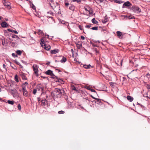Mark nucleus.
<instances>
[{
    "label": "nucleus",
    "instance_id": "f704fd0d",
    "mask_svg": "<svg viewBox=\"0 0 150 150\" xmlns=\"http://www.w3.org/2000/svg\"><path fill=\"white\" fill-rule=\"evenodd\" d=\"M71 87L72 90L77 91L76 87L74 85H71Z\"/></svg>",
    "mask_w": 150,
    "mask_h": 150
},
{
    "label": "nucleus",
    "instance_id": "a878e982",
    "mask_svg": "<svg viewBox=\"0 0 150 150\" xmlns=\"http://www.w3.org/2000/svg\"><path fill=\"white\" fill-rule=\"evenodd\" d=\"M41 102L42 103L45 105H46V104L47 103V101L45 99V100H42L41 101Z\"/></svg>",
    "mask_w": 150,
    "mask_h": 150
},
{
    "label": "nucleus",
    "instance_id": "bf43d9fd",
    "mask_svg": "<svg viewBox=\"0 0 150 150\" xmlns=\"http://www.w3.org/2000/svg\"><path fill=\"white\" fill-rule=\"evenodd\" d=\"M147 88L150 90V85H149L148 84H147L146 85Z\"/></svg>",
    "mask_w": 150,
    "mask_h": 150
},
{
    "label": "nucleus",
    "instance_id": "e2e57ef3",
    "mask_svg": "<svg viewBox=\"0 0 150 150\" xmlns=\"http://www.w3.org/2000/svg\"><path fill=\"white\" fill-rule=\"evenodd\" d=\"M3 67L4 68L6 69V66L5 64H3Z\"/></svg>",
    "mask_w": 150,
    "mask_h": 150
},
{
    "label": "nucleus",
    "instance_id": "7ed1b4c3",
    "mask_svg": "<svg viewBox=\"0 0 150 150\" xmlns=\"http://www.w3.org/2000/svg\"><path fill=\"white\" fill-rule=\"evenodd\" d=\"M130 9L132 10L135 13H139L141 11V10L140 8L136 6H134L131 7Z\"/></svg>",
    "mask_w": 150,
    "mask_h": 150
},
{
    "label": "nucleus",
    "instance_id": "e433bc0d",
    "mask_svg": "<svg viewBox=\"0 0 150 150\" xmlns=\"http://www.w3.org/2000/svg\"><path fill=\"white\" fill-rule=\"evenodd\" d=\"M16 53L18 55H21L22 54V51L20 50H18L16 51Z\"/></svg>",
    "mask_w": 150,
    "mask_h": 150
},
{
    "label": "nucleus",
    "instance_id": "8fccbe9b",
    "mask_svg": "<svg viewBox=\"0 0 150 150\" xmlns=\"http://www.w3.org/2000/svg\"><path fill=\"white\" fill-rule=\"evenodd\" d=\"M91 24H90V25H86L85 26V28H89L91 26Z\"/></svg>",
    "mask_w": 150,
    "mask_h": 150
},
{
    "label": "nucleus",
    "instance_id": "0e129e2a",
    "mask_svg": "<svg viewBox=\"0 0 150 150\" xmlns=\"http://www.w3.org/2000/svg\"><path fill=\"white\" fill-rule=\"evenodd\" d=\"M81 38L82 40H84L85 39V38L84 36H81Z\"/></svg>",
    "mask_w": 150,
    "mask_h": 150
},
{
    "label": "nucleus",
    "instance_id": "ea45409f",
    "mask_svg": "<svg viewBox=\"0 0 150 150\" xmlns=\"http://www.w3.org/2000/svg\"><path fill=\"white\" fill-rule=\"evenodd\" d=\"M96 64H97L98 65H100V61L98 59H96Z\"/></svg>",
    "mask_w": 150,
    "mask_h": 150
},
{
    "label": "nucleus",
    "instance_id": "393cba45",
    "mask_svg": "<svg viewBox=\"0 0 150 150\" xmlns=\"http://www.w3.org/2000/svg\"><path fill=\"white\" fill-rule=\"evenodd\" d=\"M117 35L118 37H120L122 36V33L119 31H117L116 32Z\"/></svg>",
    "mask_w": 150,
    "mask_h": 150
},
{
    "label": "nucleus",
    "instance_id": "49530a36",
    "mask_svg": "<svg viewBox=\"0 0 150 150\" xmlns=\"http://www.w3.org/2000/svg\"><path fill=\"white\" fill-rule=\"evenodd\" d=\"M78 27L80 30H83L82 26L81 25H79Z\"/></svg>",
    "mask_w": 150,
    "mask_h": 150
},
{
    "label": "nucleus",
    "instance_id": "9d476101",
    "mask_svg": "<svg viewBox=\"0 0 150 150\" xmlns=\"http://www.w3.org/2000/svg\"><path fill=\"white\" fill-rule=\"evenodd\" d=\"M67 8H69V10L72 11H74L75 10V6L71 4H69Z\"/></svg>",
    "mask_w": 150,
    "mask_h": 150
},
{
    "label": "nucleus",
    "instance_id": "f03ea898",
    "mask_svg": "<svg viewBox=\"0 0 150 150\" xmlns=\"http://www.w3.org/2000/svg\"><path fill=\"white\" fill-rule=\"evenodd\" d=\"M64 93L63 89H60L58 88H56L53 91V95L57 98H60Z\"/></svg>",
    "mask_w": 150,
    "mask_h": 150
},
{
    "label": "nucleus",
    "instance_id": "69168bd1",
    "mask_svg": "<svg viewBox=\"0 0 150 150\" xmlns=\"http://www.w3.org/2000/svg\"><path fill=\"white\" fill-rule=\"evenodd\" d=\"M92 44V45L93 46V47H98V46H97V45L94 44L93 43Z\"/></svg>",
    "mask_w": 150,
    "mask_h": 150
},
{
    "label": "nucleus",
    "instance_id": "aec40b11",
    "mask_svg": "<svg viewBox=\"0 0 150 150\" xmlns=\"http://www.w3.org/2000/svg\"><path fill=\"white\" fill-rule=\"evenodd\" d=\"M67 58L66 57H62V59L61 60L60 62L62 63H64L65 62L67 61Z\"/></svg>",
    "mask_w": 150,
    "mask_h": 150
},
{
    "label": "nucleus",
    "instance_id": "4d7b16f0",
    "mask_svg": "<svg viewBox=\"0 0 150 150\" xmlns=\"http://www.w3.org/2000/svg\"><path fill=\"white\" fill-rule=\"evenodd\" d=\"M86 88L88 90H90L91 89V88H90L89 86H86Z\"/></svg>",
    "mask_w": 150,
    "mask_h": 150
},
{
    "label": "nucleus",
    "instance_id": "dca6fc26",
    "mask_svg": "<svg viewBox=\"0 0 150 150\" xmlns=\"http://www.w3.org/2000/svg\"><path fill=\"white\" fill-rule=\"evenodd\" d=\"M127 98L130 102L132 101L134 99L133 98L130 96H127Z\"/></svg>",
    "mask_w": 150,
    "mask_h": 150
},
{
    "label": "nucleus",
    "instance_id": "6ab92c4d",
    "mask_svg": "<svg viewBox=\"0 0 150 150\" xmlns=\"http://www.w3.org/2000/svg\"><path fill=\"white\" fill-rule=\"evenodd\" d=\"M8 30L9 32H11L12 33L13 32L16 34H17L18 33V32L16 30H13L11 29H8Z\"/></svg>",
    "mask_w": 150,
    "mask_h": 150
},
{
    "label": "nucleus",
    "instance_id": "4be33fe9",
    "mask_svg": "<svg viewBox=\"0 0 150 150\" xmlns=\"http://www.w3.org/2000/svg\"><path fill=\"white\" fill-rule=\"evenodd\" d=\"M30 6L31 8H32L33 9L35 10L36 11V7L32 3H31L30 4Z\"/></svg>",
    "mask_w": 150,
    "mask_h": 150
},
{
    "label": "nucleus",
    "instance_id": "7c9ffc66",
    "mask_svg": "<svg viewBox=\"0 0 150 150\" xmlns=\"http://www.w3.org/2000/svg\"><path fill=\"white\" fill-rule=\"evenodd\" d=\"M85 9L86 11H88L89 12L90 14L92 15L93 14V11H91L89 10H88L86 8H85Z\"/></svg>",
    "mask_w": 150,
    "mask_h": 150
},
{
    "label": "nucleus",
    "instance_id": "9b49d317",
    "mask_svg": "<svg viewBox=\"0 0 150 150\" xmlns=\"http://www.w3.org/2000/svg\"><path fill=\"white\" fill-rule=\"evenodd\" d=\"M23 95L24 96L27 97L28 96V92L26 89L22 90Z\"/></svg>",
    "mask_w": 150,
    "mask_h": 150
},
{
    "label": "nucleus",
    "instance_id": "6e6d98bb",
    "mask_svg": "<svg viewBox=\"0 0 150 150\" xmlns=\"http://www.w3.org/2000/svg\"><path fill=\"white\" fill-rule=\"evenodd\" d=\"M91 92H95V93H96V91H95V90H94V89H91V88L90 90ZM97 94V93H96Z\"/></svg>",
    "mask_w": 150,
    "mask_h": 150
},
{
    "label": "nucleus",
    "instance_id": "de8ad7c7",
    "mask_svg": "<svg viewBox=\"0 0 150 150\" xmlns=\"http://www.w3.org/2000/svg\"><path fill=\"white\" fill-rule=\"evenodd\" d=\"M14 62L16 64L19 65L20 64V63L18 61L16 60H14Z\"/></svg>",
    "mask_w": 150,
    "mask_h": 150
},
{
    "label": "nucleus",
    "instance_id": "423d86ee",
    "mask_svg": "<svg viewBox=\"0 0 150 150\" xmlns=\"http://www.w3.org/2000/svg\"><path fill=\"white\" fill-rule=\"evenodd\" d=\"M33 68L34 71V73L36 74L37 76H38V70L37 65L36 64H34L33 66Z\"/></svg>",
    "mask_w": 150,
    "mask_h": 150
},
{
    "label": "nucleus",
    "instance_id": "39448f33",
    "mask_svg": "<svg viewBox=\"0 0 150 150\" xmlns=\"http://www.w3.org/2000/svg\"><path fill=\"white\" fill-rule=\"evenodd\" d=\"M11 93L15 98H18V93L16 89H11Z\"/></svg>",
    "mask_w": 150,
    "mask_h": 150
},
{
    "label": "nucleus",
    "instance_id": "a18cd8bd",
    "mask_svg": "<svg viewBox=\"0 0 150 150\" xmlns=\"http://www.w3.org/2000/svg\"><path fill=\"white\" fill-rule=\"evenodd\" d=\"M72 1L73 2H75L76 1L77 3H79L81 2V0H72Z\"/></svg>",
    "mask_w": 150,
    "mask_h": 150
},
{
    "label": "nucleus",
    "instance_id": "cd10ccee",
    "mask_svg": "<svg viewBox=\"0 0 150 150\" xmlns=\"http://www.w3.org/2000/svg\"><path fill=\"white\" fill-rule=\"evenodd\" d=\"M91 66L90 64L88 65H84L83 66V67L85 69H89L90 68V67H91Z\"/></svg>",
    "mask_w": 150,
    "mask_h": 150
},
{
    "label": "nucleus",
    "instance_id": "37998d69",
    "mask_svg": "<svg viewBox=\"0 0 150 150\" xmlns=\"http://www.w3.org/2000/svg\"><path fill=\"white\" fill-rule=\"evenodd\" d=\"M96 100L97 102L99 103H101V100L100 99L96 98Z\"/></svg>",
    "mask_w": 150,
    "mask_h": 150
},
{
    "label": "nucleus",
    "instance_id": "0eeeda50",
    "mask_svg": "<svg viewBox=\"0 0 150 150\" xmlns=\"http://www.w3.org/2000/svg\"><path fill=\"white\" fill-rule=\"evenodd\" d=\"M36 89L38 91L41 90L42 91V93L43 92L44 87L41 84H39L38 85L36 86Z\"/></svg>",
    "mask_w": 150,
    "mask_h": 150
},
{
    "label": "nucleus",
    "instance_id": "ddd939ff",
    "mask_svg": "<svg viewBox=\"0 0 150 150\" xmlns=\"http://www.w3.org/2000/svg\"><path fill=\"white\" fill-rule=\"evenodd\" d=\"M1 25L3 28H5L8 26V24L5 21L2 22L1 24Z\"/></svg>",
    "mask_w": 150,
    "mask_h": 150
},
{
    "label": "nucleus",
    "instance_id": "3c124183",
    "mask_svg": "<svg viewBox=\"0 0 150 150\" xmlns=\"http://www.w3.org/2000/svg\"><path fill=\"white\" fill-rule=\"evenodd\" d=\"M84 99H85L86 100H87L88 101V103H89L90 102L91 100L89 99L88 98V97L86 98H84Z\"/></svg>",
    "mask_w": 150,
    "mask_h": 150
},
{
    "label": "nucleus",
    "instance_id": "1a4fd4ad",
    "mask_svg": "<svg viewBox=\"0 0 150 150\" xmlns=\"http://www.w3.org/2000/svg\"><path fill=\"white\" fill-rule=\"evenodd\" d=\"M131 3L129 1H127L124 3L123 4L122 8H124L125 6H127L128 7L130 6L131 5Z\"/></svg>",
    "mask_w": 150,
    "mask_h": 150
},
{
    "label": "nucleus",
    "instance_id": "4468645a",
    "mask_svg": "<svg viewBox=\"0 0 150 150\" xmlns=\"http://www.w3.org/2000/svg\"><path fill=\"white\" fill-rule=\"evenodd\" d=\"M8 62H9L11 66L12 67V68L14 69L15 70H16L17 69V67H16L13 63H12L10 61H8Z\"/></svg>",
    "mask_w": 150,
    "mask_h": 150
},
{
    "label": "nucleus",
    "instance_id": "bb28decb",
    "mask_svg": "<svg viewBox=\"0 0 150 150\" xmlns=\"http://www.w3.org/2000/svg\"><path fill=\"white\" fill-rule=\"evenodd\" d=\"M100 28H101V31H106V28H105V27H100Z\"/></svg>",
    "mask_w": 150,
    "mask_h": 150
},
{
    "label": "nucleus",
    "instance_id": "09e8293b",
    "mask_svg": "<svg viewBox=\"0 0 150 150\" xmlns=\"http://www.w3.org/2000/svg\"><path fill=\"white\" fill-rule=\"evenodd\" d=\"M12 56L14 57H17V55L14 53H13L12 54Z\"/></svg>",
    "mask_w": 150,
    "mask_h": 150
},
{
    "label": "nucleus",
    "instance_id": "2eb2a0df",
    "mask_svg": "<svg viewBox=\"0 0 150 150\" xmlns=\"http://www.w3.org/2000/svg\"><path fill=\"white\" fill-rule=\"evenodd\" d=\"M124 17L126 18V19H131L133 18H134V17L132 16H124Z\"/></svg>",
    "mask_w": 150,
    "mask_h": 150
},
{
    "label": "nucleus",
    "instance_id": "c756f323",
    "mask_svg": "<svg viewBox=\"0 0 150 150\" xmlns=\"http://www.w3.org/2000/svg\"><path fill=\"white\" fill-rule=\"evenodd\" d=\"M8 103L11 105H13L14 103V101H11L10 100H8L7 101Z\"/></svg>",
    "mask_w": 150,
    "mask_h": 150
},
{
    "label": "nucleus",
    "instance_id": "a211bd4d",
    "mask_svg": "<svg viewBox=\"0 0 150 150\" xmlns=\"http://www.w3.org/2000/svg\"><path fill=\"white\" fill-rule=\"evenodd\" d=\"M91 21L92 23L93 24H95L96 25L98 24V22L96 20L95 18H93L91 20Z\"/></svg>",
    "mask_w": 150,
    "mask_h": 150
},
{
    "label": "nucleus",
    "instance_id": "f3484780",
    "mask_svg": "<svg viewBox=\"0 0 150 150\" xmlns=\"http://www.w3.org/2000/svg\"><path fill=\"white\" fill-rule=\"evenodd\" d=\"M76 44L78 49H80L81 48L82 45L81 43L79 44L78 43H76Z\"/></svg>",
    "mask_w": 150,
    "mask_h": 150
},
{
    "label": "nucleus",
    "instance_id": "338daca9",
    "mask_svg": "<svg viewBox=\"0 0 150 150\" xmlns=\"http://www.w3.org/2000/svg\"><path fill=\"white\" fill-rule=\"evenodd\" d=\"M107 20H104V21H102V22L103 23H105L107 22Z\"/></svg>",
    "mask_w": 150,
    "mask_h": 150
},
{
    "label": "nucleus",
    "instance_id": "b1692460",
    "mask_svg": "<svg viewBox=\"0 0 150 150\" xmlns=\"http://www.w3.org/2000/svg\"><path fill=\"white\" fill-rule=\"evenodd\" d=\"M64 0V5L67 8L68 7V6L69 5V4L68 2H67V1L68 0Z\"/></svg>",
    "mask_w": 150,
    "mask_h": 150
},
{
    "label": "nucleus",
    "instance_id": "a19ab883",
    "mask_svg": "<svg viewBox=\"0 0 150 150\" xmlns=\"http://www.w3.org/2000/svg\"><path fill=\"white\" fill-rule=\"evenodd\" d=\"M65 113V112L63 110L59 111L58 112V113L59 114H63Z\"/></svg>",
    "mask_w": 150,
    "mask_h": 150
},
{
    "label": "nucleus",
    "instance_id": "680f3d73",
    "mask_svg": "<svg viewBox=\"0 0 150 150\" xmlns=\"http://www.w3.org/2000/svg\"><path fill=\"white\" fill-rule=\"evenodd\" d=\"M95 51L96 53H99V51L96 48L95 49Z\"/></svg>",
    "mask_w": 150,
    "mask_h": 150
},
{
    "label": "nucleus",
    "instance_id": "20e7f679",
    "mask_svg": "<svg viewBox=\"0 0 150 150\" xmlns=\"http://www.w3.org/2000/svg\"><path fill=\"white\" fill-rule=\"evenodd\" d=\"M40 44H41V45L43 47V45H44V48L46 50H48L50 49L51 47L49 45H46L45 43L44 40L42 39L41 40V42H40Z\"/></svg>",
    "mask_w": 150,
    "mask_h": 150
},
{
    "label": "nucleus",
    "instance_id": "58836bf2",
    "mask_svg": "<svg viewBox=\"0 0 150 150\" xmlns=\"http://www.w3.org/2000/svg\"><path fill=\"white\" fill-rule=\"evenodd\" d=\"M22 87V89L24 90V89H26V86L24 84H22L21 86Z\"/></svg>",
    "mask_w": 150,
    "mask_h": 150
},
{
    "label": "nucleus",
    "instance_id": "79ce46f5",
    "mask_svg": "<svg viewBox=\"0 0 150 150\" xmlns=\"http://www.w3.org/2000/svg\"><path fill=\"white\" fill-rule=\"evenodd\" d=\"M37 89H33V94L34 95H35L36 94V92H37Z\"/></svg>",
    "mask_w": 150,
    "mask_h": 150
},
{
    "label": "nucleus",
    "instance_id": "412c9836",
    "mask_svg": "<svg viewBox=\"0 0 150 150\" xmlns=\"http://www.w3.org/2000/svg\"><path fill=\"white\" fill-rule=\"evenodd\" d=\"M114 1L115 2L119 4H122V3H123L124 2V1H122L121 0H114Z\"/></svg>",
    "mask_w": 150,
    "mask_h": 150
},
{
    "label": "nucleus",
    "instance_id": "f257e3e1",
    "mask_svg": "<svg viewBox=\"0 0 150 150\" xmlns=\"http://www.w3.org/2000/svg\"><path fill=\"white\" fill-rule=\"evenodd\" d=\"M45 74L47 75H48L51 76V78L54 79V81L56 82H59L61 84H64V81L61 79L59 78V77L55 76L53 72V71L49 69L45 72Z\"/></svg>",
    "mask_w": 150,
    "mask_h": 150
},
{
    "label": "nucleus",
    "instance_id": "13d9d810",
    "mask_svg": "<svg viewBox=\"0 0 150 150\" xmlns=\"http://www.w3.org/2000/svg\"><path fill=\"white\" fill-rule=\"evenodd\" d=\"M47 18H51L52 20H54V19L53 17L52 16H47Z\"/></svg>",
    "mask_w": 150,
    "mask_h": 150
},
{
    "label": "nucleus",
    "instance_id": "774afa93",
    "mask_svg": "<svg viewBox=\"0 0 150 150\" xmlns=\"http://www.w3.org/2000/svg\"><path fill=\"white\" fill-rule=\"evenodd\" d=\"M146 76H149L150 77V74L149 73H148L146 74Z\"/></svg>",
    "mask_w": 150,
    "mask_h": 150
},
{
    "label": "nucleus",
    "instance_id": "2f4dec72",
    "mask_svg": "<svg viewBox=\"0 0 150 150\" xmlns=\"http://www.w3.org/2000/svg\"><path fill=\"white\" fill-rule=\"evenodd\" d=\"M53 1L52 0H50L49 2V4L53 8V6L52 5V4H53Z\"/></svg>",
    "mask_w": 150,
    "mask_h": 150
},
{
    "label": "nucleus",
    "instance_id": "c9c22d12",
    "mask_svg": "<svg viewBox=\"0 0 150 150\" xmlns=\"http://www.w3.org/2000/svg\"><path fill=\"white\" fill-rule=\"evenodd\" d=\"M104 0H95L96 2L97 3H100L103 2Z\"/></svg>",
    "mask_w": 150,
    "mask_h": 150
},
{
    "label": "nucleus",
    "instance_id": "c85d7f7f",
    "mask_svg": "<svg viewBox=\"0 0 150 150\" xmlns=\"http://www.w3.org/2000/svg\"><path fill=\"white\" fill-rule=\"evenodd\" d=\"M15 80L17 82L19 81L18 76L17 74L15 75Z\"/></svg>",
    "mask_w": 150,
    "mask_h": 150
},
{
    "label": "nucleus",
    "instance_id": "6e6552de",
    "mask_svg": "<svg viewBox=\"0 0 150 150\" xmlns=\"http://www.w3.org/2000/svg\"><path fill=\"white\" fill-rule=\"evenodd\" d=\"M26 74L21 72L20 74V75L23 80H26L27 79V78L26 76Z\"/></svg>",
    "mask_w": 150,
    "mask_h": 150
},
{
    "label": "nucleus",
    "instance_id": "c03bdc74",
    "mask_svg": "<svg viewBox=\"0 0 150 150\" xmlns=\"http://www.w3.org/2000/svg\"><path fill=\"white\" fill-rule=\"evenodd\" d=\"M18 109L19 110H21V105L20 104H19L18 105Z\"/></svg>",
    "mask_w": 150,
    "mask_h": 150
},
{
    "label": "nucleus",
    "instance_id": "864d4df0",
    "mask_svg": "<svg viewBox=\"0 0 150 150\" xmlns=\"http://www.w3.org/2000/svg\"><path fill=\"white\" fill-rule=\"evenodd\" d=\"M47 13L50 14L51 15H53V13L51 11H48Z\"/></svg>",
    "mask_w": 150,
    "mask_h": 150
},
{
    "label": "nucleus",
    "instance_id": "4c0bfd02",
    "mask_svg": "<svg viewBox=\"0 0 150 150\" xmlns=\"http://www.w3.org/2000/svg\"><path fill=\"white\" fill-rule=\"evenodd\" d=\"M114 84H115V83L113 82H111L110 83V85L113 87L114 86Z\"/></svg>",
    "mask_w": 150,
    "mask_h": 150
},
{
    "label": "nucleus",
    "instance_id": "5fc2aeb1",
    "mask_svg": "<svg viewBox=\"0 0 150 150\" xmlns=\"http://www.w3.org/2000/svg\"><path fill=\"white\" fill-rule=\"evenodd\" d=\"M141 107L142 108L143 110H145L146 109L145 107L143 105H141Z\"/></svg>",
    "mask_w": 150,
    "mask_h": 150
},
{
    "label": "nucleus",
    "instance_id": "052dcab7",
    "mask_svg": "<svg viewBox=\"0 0 150 150\" xmlns=\"http://www.w3.org/2000/svg\"><path fill=\"white\" fill-rule=\"evenodd\" d=\"M15 44V43L14 42H12L11 43V46L13 47L14 46Z\"/></svg>",
    "mask_w": 150,
    "mask_h": 150
},
{
    "label": "nucleus",
    "instance_id": "473e14b6",
    "mask_svg": "<svg viewBox=\"0 0 150 150\" xmlns=\"http://www.w3.org/2000/svg\"><path fill=\"white\" fill-rule=\"evenodd\" d=\"M98 27L97 26L93 27L90 28L91 29L97 30H98Z\"/></svg>",
    "mask_w": 150,
    "mask_h": 150
},
{
    "label": "nucleus",
    "instance_id": "603ef678",
    "mask_svg": "<svg viewBox=\"0 0 150 150\" xmlns=\"http://www.w3.org/2000/svg\"><path fill=\"white\" fill-rule=\"evenodd\" d=\"M45 35L47 36V38L49 39H52V38H53V36L52 37V38H49V35H47V34H46Z\"/></svg>",
    "mask_w": 150,
    "mask_h": 150
},
{
    "label": "nucleus",
    "instance_id": "5701e85b",
    "mask_svg": "<svg viewBox=\"0 0 150 150\" xmlns=\"http://www.w3.org/2000/svg\"><path fill=\"white\" fill-rule=\"evenodd\" d=\"M38 33H39V34H40L41 35H44V33H43V31L40 30H38Z\"/></svg>",
    "mask_w": 150,
    "mask_h": 150
},
{
    "label": "nucleus",
    "instance_id": "f8f14e48",
    "mask_svg": "<svg viewBox=\"0 0 150 150\" xmlns=\"http://www.w3.org/2000/svg\"><path fill=\"white\" fill-rule=\"evenodd\" d=\"M59 51V50L57 49H56L53 50H52L51 51V53L52 54H56L58 53Z\"/></svg>",
    "mask_w": 150,
    "mask_h": 150
},
{
    "label": "nucleus",
    "instance_id": "72a5a7b5",
    "mask_svg": "<svg viewBox=\"0 0 150 150\" xmlns=\"http://www.w3.org/2000/svg\"><path fill=\"white\" fill-rule=\"evenodd\" d=\"M11 37L13 38H16V40H18L19 39V38L17 35H13Z\"/></svg>",
    "mask_w": 150,
    "mask_h": 150
}]
</instances>
